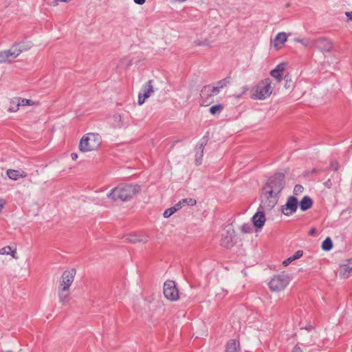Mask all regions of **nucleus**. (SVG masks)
Masks as SVG:
<instances>
[{"label":"nucleus","mask_w":352,"mask_h":352,"mask_svg":"<svg viewBox=\"0 0 352 352\" xmlns=\"http://www.w3.org/2000/svg\"><path fill=\"white\" fill-rule=\"evenodd\" d=\"M324 186L327 187V188H331L332 186V182L330 179H329L327 181L324 182Z\"/></svg>","instance_id":"46"},{"label":"nucleus","mask_w":352,"mask_h":352,"mask_svg":"<svg viewBox=\"0 0 352 352\" xmlns=\"http://www.w3.org/2000/svg\"><path fill=\"white\" fill-rule=\"evenodd\" d=\"M240 230L243 233L246 234L252 232V228L250 224L245 223L240 227Z\"/></svg>","instance_id":"36"},{"label":"nucleus","mask_w":352,"mask_h":352,"mask_svg":"<svg viewBox=\"0 0 352 352\" xmlns=\"http://www.w3.org/2000/svg\"><path fill=\"white\" fill-rule=\"evenodd\" d=\"M286 66H287V64L285 63H281L278 64L276 67V68L274 69L273 70L283 73L284 72V70L285 69Z\"/></svg>","instance_id":"40"},{"label":"nucleus","mask_w":352,"mask_h":352,"mask_svg":"<svg viewBox=\"0 0 352 352\" xmlns=\"http://www.w3.org/2000/svg\"><path fill=\"white\" fill-rule=\"evenodd\" d=\"M287 40V35L285 32H279L272 41V45L276 50L282 48L283 44Z\"/></svg>","instance_id":"15"},{"label":"nucleus","mask_w":352,"mask_h":352,"mask_svg":"<svg viewBox=\"0 0 352 352\" xmlns=\"http://www.w3.org/2000/svg\"><path fill=\"white\" fill-rule=\"evenodd\" d=\"M278 199V197L266 191L262 190L261 195V202L260 208L263 210L270 211L276 205Z\"/></svg>","instance_id":"6"},{"label":"nucleus","mask_w":352,"mask_h":352,"mask_svg":"<svg viewBox=\"0 0 352 352\" xmlns=\"http://www.w3.org/2000/svg\"><path fill=\"white\" fill-rule=\"evenodd\" d=\"M298 204L297 198L294 196H289L287 199L286 204L281 207V211L285 215L289 216L296 211Z\"/></svg>","instance_id":"11"},{"label":"nucleus","mask_w":352,"mask_h":352,"mask_svg":"<svg viewBox=\"0 0 352 352\" xmlns=\"http://www.w3.org/2000/svg\"><path fill=\"white\" fill-rule=\"evenodd\" d=\"M313 201L309 196H305L299 202V206L302 211H305L311 208Z\"/></svg>","instance_id":"23"},{"label":"nucleus","mask_w":352,"mask_h":352,"mask_svg":"<svg viewBox=\"0 0 352 352\" xmlns=\"http://www.w3.org/2000/svg\"><path fill=\"white\" fill-rule=\"evenodd\" d=\"M154 93V87L153 86V80L147 81L142 87L138 94V104L142 105L145 100L148 98Z\"/></svg>","instance_id":"10"},{"label":"nucleus","mask_w":352,"mask_h":352,"mask_svg":"<svg viewBox=\"0 0 352 352\" xmlns=\"http://www.w3.org/2000/svg\"><path fill=\"white\" fill-rule=\"evenodd\" d=\"M339 275L341 278H349L352 275V261H349L346 264L341 267Z\"/></svg>","instance_id":"21"},{"label":"nucleus","mask_w":352,"mask_h":352,"mask_svg":"<svg viewBox=\"0 0 352 352\" xmlns=\"http://www.w3.org/2000/svg\"><path fill=\"white\" fill-rule=\"evenodd\" d=\"M331 168H332V170H333L334 171L338 170V164L337 162H331Z\"/></svg>","instance_id":"45"},{"label":"nucleus","mask_w":352,"mask_h":352,"mask_svg":"<svg viewBox=\"0 0 352 352\" xmlns=\"http://www.w3.org/2000/svg\"><path fill=\"white\" fill-rule=\"evenodd\" d=\"M56 292L59 302L61 305H65L71 300V291L69 287L58 285Z\"/></svg>","instance_id":"13"},{"label":"nucleus","mask_w":352,"mask_h":352,"mask_svg":"<svg viewBox=\"0 0 352 352\" xmlns=\"http://www.w3.org/2000/svg\"><path fill=\"white\" fill-rule=\"evenodd\" d=\"M241 344L239 340L237 338L230 340L226 346L225 352H240Z\"/></svg>","instance_id":"19"},{"label":"nucleus","mask_w":352,"mask_h":352,"mask_svg":"<svg viewBox=\"0 0 352 352\" xmlns=\"http://www.w3.org/2000/svg\"><path fill=\"white\" fill-rule=\"evenodd\" d=\"M134 2L138 5H142L145 3L146 0H133Z\"/></svg>","instance_id":"50"},{"label":"nucleus","mask_w":352,"mask_h":352,"mask_svg":"<svg viewBox=\"0 0 352 352\" xmlns=\"http://www.w3.org/2000/svg\"><path fill=\"white\" fill-rule=\"evenodd\" d=\"M230 81L228 79H223L217 82L216 86H217L220 89L226 87L229 84Z\"/></svg>","instance_id":"38"},{"label":"nucleus","mask_w":352,"mask_h":352,"mask_svg":"<svg viewBox=\"0 0 352 352\" xmlns=\"http://www.w3.org/2000/svg\"><path fill=\"white\" fill-rule=\"evenodd\" d=\"M316 232V229L315 228H312L310 231H309V234L310 235H313Z\"/></svg>","instance_id":"52"},{"label":"nucleus","mask_w":352,"mask_h":352,"mask_svg":"<svg viewBox=\"0 0 352 352\" xmlns=\"http://www.w3.org/2000/svg\"><path fill=\"white\" fill-rule=\"evenodd\" d=\"M21 107L19 98H14L10 100L8 111L16 112Z\"/></svg>","instance_id":"26"},{"label":"nucleus","mask_w":352,"mask_h":352,"mask_svg":"<svg viewBox=\"0 0 352 352\" xmlns=\"http://www.w3.org/2000/svg\"><path fill=\"white\" fill-rule=\"evenodd\" d=\"M33 47V43L31 41H21L14 43L10 50L12 54V58H16L21 54L25 52Z\"/></svg>","instance_id":"9"},{"label":"nucleus","mask_w":352,"mask_h":352,"mask_svg":"<svg viewBox=\"0 0 352 352\" xmlns=\"http://www.w3.org/2000/svg\"><path fill=\"white\" fill-rule=\"evenodd\" d=\"M304 190V188L301 185H296L294 188V193L296 195H300Z\"/></svg>","instance_id":"39"},{"label":"nucleus","mask_w":352,"mask_h":352,"mask_svg":"<svg viewBox=\"0 0 352 352\" xmlns=\"http://www.w3.org/2000/svg\"><path fill=\"white\" fill-rule=\"evenodd\" d=\"M76 270L75 269H70L65 270L61 275L58 285L61 286H67L71 287L76 276Z\"/></svg>","instance_id":"12"},{"label":"nucleus","mask_w":352,"mask_h":352,"mask_svg":"<svg viewBox=\"0 0 352 352\" xmlns=\"http://www.w3.org/2000/svg\"><path fill=\"white\" fill-rule=\"evenodd\" d=\"M285 186V177L282 173H276L267 180L263 188V190L280 197V194Z\"/></svg>","instance_id":"4"},{"label":"nucleus","mask_w":352,"mask_h":352,"mask_svg":"<svg viewBox=\"0 0 352 352\" xmlns=\"http://www.w3.org/2000/svg\"><path fill=\"white\" fill-rule=\"evenodd\" d=\"M139 236L136 234H130L126 238V240L128 242L135 243H138Z\"/></svg>","instance_id":"37"},{"label":"nucleus","mask_w":352,"mask_h":352,"mask_svg":"<svg viewBox=\"0 0 352 352\" xmlns=\"http://www.w3.org/2000/svg\"><path fill=\"white\" fill-rule=\"evenodd\" d=\"M7 176L12 180H18L20 178H24L27 173L23 170L8 169L6 172Z\"/></svg>","instance_id":"20"},{"label":"nucleus","mask_w":352,"mask_h":352,"mask_svg":"<svg viewBox=\"0 0 352 352\" xmlns=\"http://www.w3.org/2000/svg\"><path fill=\"white\" fill-rule=\"evenodd\" d=\"M140 191V186L138 184H120L113 188L107 197L113 201L120 199L126 201Z\"/></svg>","instance_id":"1"},{"label":"nucleus","mask_w":352,"mask_h":352,"mask_svg":"<svg viewBox=\"0 0 352 352\" xmlns=\"http://www.w3.org/2000/svg\"><path fill=\"white\" fill-rule=\"evenodd\" d=\"M149 237L146 235L139 236L138 243H146L148 241Z\"/></svg>","instance_id":"41"},{"label":"nucleus","mask_w":352,"mask_h":352,"mask_svg":"<svg viewBox=\"0 0 352 352\" xmlns=\"http://www.w3.org/2000/svg\"><path fill=\"white\" fill-rule=\"evenodd\" d=\"M274 85L270 78H265L258 82L251 89V98L254 100H263L268 98L272 94Z\"/></svg>","instance_id":"3"},{"label":"nucleus","mask_w":352,"mask_h":352,"mask_svg":"<svg viewBox=\"0 0 352 352\" xmlns=\"http://www.w3.org/2000/svg\"><path fill=\"white\" fill-rule=\"evenodd\" d=\"M102 136L98 133H87L80 139L78 148L82 153L97 151L101 146Z\"/></svg>","instance_id":"2"},{"label":"nucleus","mask_w":352,"mask_h":352,"mask_svg":"<svg viewBox=\"0 0 352 352\" xmlns=\"http://www.w3.org/2000/svg\"><path fill=\"white\" fill-rule=\"evenodd\" d=\"M164 294L167 299L171 301H176L179 299L178 289L174 281L167 280L164 283Z\"/></svg>","instance_id":"8"},{"label":"nucleus","mask_w":352,"mask_h":352,"mask_svg":"<svg viewBox=\"0 0 352 352\" xmlns=\"http://www.w3.org/2000/svg\"><path fill=\"white\" fill-rule=\"evenodd\" d=\"M295 41L296 42L302 43L306 47H309L311 45L314 44V41H311L309 38H302V39L296 38Z\"/></svg>","instance_id":"32"},{"label":"nucleus","mask_w":352,"mask_h":352,"mask_svg":"<svg viewBox=\"0 0 352 352\" xmlns=\"http://www.w3.org/2000/svg\"><path fill=\"white\" fill-rule=\"evenodd\" d=\"M284 80L285 81V87L287 89H292L294 87V84L289 74H286L284 76Z\"/></svg>","instance_id":"28"},{"label":"nucleus","mask_w":352,"mask_h":352,"mask_svg":"<svg viewBox=\"0 0 352 352\" xmlns=\"http://www.w3.org/2000/svg\"><path fill=\"white\" fill-rule=\"evenodd\" d=\"M252 221L254 226L256 228H262L266 221V218L263 212L258 211L256 213H255L252 218Z\"/></svg>","instance_id":"16"},{"label":"nucleus","mask_w":352,"mask_h":352,"mask_svg":"<svg viewBox=\"0 0 352 352\" xmlns=\"http://www.w3.org/2000/svg\"><path fill=\"white\" fill-rule=\"evenodd\" d=\"M248 90V87L247 86H243L241 88L240 92L238 95H236V98H239L243 94H245Z\"/></svg>","instance_id":"43"},{"label":"nucleus","mask_w":352,"mask_h":352,"mask_svg":"<svg viewBox=\"0 0 352 352\" xmlns=\"http://www.w3.org/2000/svg\"><path fill=\"white\" fill-rule=\"evenodd\" d=\"M223 108V105L216 104V105L212 106L210 108L209 111L211 114L215 115L217 113H219L222 111Z\"/></svg>","instance_id":"31"},{"label":"nucleus","mask_w":352,"mask_h":352,"mask_svg":"<svg viewBox=\"0 0 352 352\" xmlns=\"http://www.w3.org/2000/svg\"><path fill=\"white\" fill-rule=\"evenodd\" d=\"M289 283L288 276L285 274H278L274 276L268 285L270 289L273 292H279L285 289Z\"/></svg>","instance_id":"5"},{"label":"nucleus","mask_w":352,"mask_h":352,"mask_svg":"<svg viewBox=\"0 0 352 352\" xmlns=\"http://www.w3.org/2000/svg\"><path fill=\"white\" fill-rule=\"evenodd\" d=\"M303 254V252L302 250H298L297 252H295V254L292 256V258H293L294 261L300 258Z\"/></svg>","instance_id":"42"},{"label":"nucleus","mask_w":352,"mask_h":352,"mask_svg":"<svg viewBox=\"0 0 352 352\" xmlns=\"http://www.w3.org/2000/svg\"><path fill=\"white\" fill-rule=\"evenodd\" d=\"M177 211H178V210H177L175 206H173V207H171L170 208L166 209L164 212L163 216H164V218H168L172 214H173L175 212H176Z\"/></svg>","instance_id":"33"},{"label":"nucleus","mask_w":352,"mask_h":352,"mask_svg":"<svg viewBox=\"0 0 352 352\" xmlns=\"http://www.w3.org/2000/svg\"><path fill=\"white\" fill-rule=\"evenodd\" d=\"M235 232L232 226L226 228L224 232L221 234L220 245L224 248H231L234 244Z\"/></svg>","instance_id":"7"},{"label":"nucleus","mask_w":352,"mask_h":352,"mask_svg":"<svg viewBox=\"0 0 352 352\" xmlns=\"http://www.w3.org/2000/svg\"><path fill=\"white\" fill-rule=\"evenodd\" d=\"M203 154H204V146L201 144L197 148V153H196V157H195V164L197 165H200L201 164Z\"/></svg>","instance_id":"27"},{"label":"nucleus","mask_w":352,"mask_h":352,"mask_svg":"<svg viewBox=\"0 0 352 352\" xmlns=\"http://www.w3.org/2000/svg\"><path fill=\"white\" fill-rule=\"evenodd\" d=\"M21 107L24 106H32L34 104V102L32 100L25 99L19 98Z\"/></svg>","instance_id":"34"},{"label":"nucleus","mask_w":352,"mask_h":352,"mask_svg":"<svg viewBox=\"0 0 352 352\" xmlns=\"http://www.w3.org/2000/svg\"><path fill=\"white\" fill-rule=\"evenodd\" d=\"M60 0H52V5L54 7L58 6Z\"/></svg>","instance_id":"49"},{"label":"nucleus","mask_w":352,"mask_h":352,"mask_svg":"<svg viewBox=\"0 0 352 352\" xmlns=\"http://www.w3.org/2000/svg\"><path fill=\"white\" fill-rule=\"evenodd\" d=\"M220 90L217 86H205L201 90V96L202 98L205 96H215L219 93Z\"/></svg>","instance_id":"22"},{"label":"nucleus","mask_w":352,"mask_h":352,"mask_svg":"<svg viewBox=\"0 0 352 352\" xmlns=\"http://www.w3.org/2000/svg\"><path fill=\"white\" fill-rule=\"evenodd\" d=\"M71 158H72V160H77V158H78V154H77V153H72L71 154Z\"/></svg>","instance_id":"51"},{"label":"nucleus","mask_w":352,"mask_h":352,"mask_svg":"<svg viewBox=\"0 0 352 352\" xmlns=\"http://www.w3.org/2000/svg\"><path fill=\"white\" fill-rule=\"evenodd\" d=\"M270 75L274 77L278 82H280L283 79V73L278 72L277 71L272 70L270 72Z\"/></svg>","instance_id":"35"},{"label":"nucleus","mask_w":352,"mask_h":352,"mask_svg":"<svg viewBox=\"0 0 352 352\" xmlns=\"http://www.w3.org/2000/svg\"><path fill=\"white\" fill-rule=\"evenodd\" d=\"M333 247V243L329 237H327L322 244V248L324 251L330 250Z\"/></svg>","instance_id":"29"},{"label":"nucleus","mask_w":352,"mask_h":352,"mask_svg":"<svg viewBox=\"0 0 352 352\" xmlns=\"http://www.w3.org/2000/svg\"><path fill=\"white\" fill-rule=\"evenodd\" d=\"M0 255H10L14 259H18L17 248L15 244L0 248Z\"/></svg>","instance_id":"17"},{"label":"nucleus","mask_w":352,"mask_h":352,"mask_svg":"<svg viewBox=\"0 0 352 352\" xmlns=\"http://www.w3.org/2000/svg\"><path fill=\"white\" fill-rule=\"evenodd\" d=\"M305 329H306L307 330H311V329H313V327H312V326H311V325H309V327H307Z\"/></svg>","instance_id":"53"},{"label":"nucleus","mask_w":352,"mask_h":352,"mask_svg":"<svg viewBox=\"0 0 352 352\" xmlns=\"http://www.w3.org/2000/svg\"><path fill=\"white\" fill-rule=\"evenodd\" d=\"M345 15L348 18L349 21H352V12H346Z\"/></svg>","instance_id":"48"},{"label":"nucleus","mask_w":352,"mask_h":352,"mask_svg":"<svg viewBox=\"0 0 352 352\" xmlns=\"http://www.w3.org/2000/svg\"><path fill=\"white\" fill-rule=\"evenodd\" d=\"M14 58H12V54L10 48L7 50L0 52V63L10 62Z\"/></svg>","instance_id":"25"},{"label":"nucleus","mask_w":352,"mask_h":352,"mask_svg":"<svg viewBox=\"0 0 352 352\" xmlns=\"http://www.w3.org/2000/svg\"><path fill=\"white\" fill-rule=\"evenodd\" d=\"M112 118H113L114 123L116 124V126L118 128H121L124 126L122 116L120 114H118V113L114 114Z\"/></svg>","instance_id":"30"},{"label":"nucleus","mask_w":352,"mask_h":352,"mask_svg":"<svg viewBox=\"0 0 352 352\" xmlns=\"http://www.w3.org/2000/svg\"><path fill=\"white\" fill-rule=\"evenodd\" d=\"M315 47L322 52H329L332 49V42L324 37L314 40Z\"/></svg>","instance_id":"14"},{"label":"nucleus","mask_w":352,"mask_h":352,"mask_svg":"<svg viewBox=\"0 0 352 352\" xmlns=\"http://www.w3.org/2000/svg\"><path fill=\"white\" fill-rule=\"evenodd\" d=\"M292 261H294L293 258H292V256L289 257L288 258H287L286 260H285L283 262V265L284 266H287L290 263H292Z\"/></svg>","instance_id":"44"},{"label":"nucleus","mask_w":352,"mask_h":352,"mask_svg":"<svg viewBox=\"0 0 352 352\" xmlns=\"http://www.w3.org/2000/svg\"><path fill=\"white\" fill-rule=\"evenodd\" d=\"M292 352H303V351L301 349V348L296 344L292 349Z\"/></svg>","instance_id":"47"},{"label":"nucleus","mask_w":352,"mask_h":352,"mask_svg":"<svg viewBox=\"0 0 352 352\" xmlns=\"http://www.w3.org/2000/svg\"><path fill=\"white\" fill-rule=\"evenodd\" d=\"M197 204V201L192 198H186L179 201L178 203L175 204V208L177 210H180L183 206H195Z\"/></svg>","instance_id":"24"},{"label":"nucleus","mask_w":352,"mask_h":352,"mask_svg":"<svg viewBox=\"0 0 352 352\" xmlns=\"http://www.w3.org/2000/svg\"><path fill=\"white\" fill-rule=\"evenodd\" d=\"M193 45L198 47H212V41L208 37L199 36L193 41Z\"/></svg>","instance_id":"18"}]
</instances>
